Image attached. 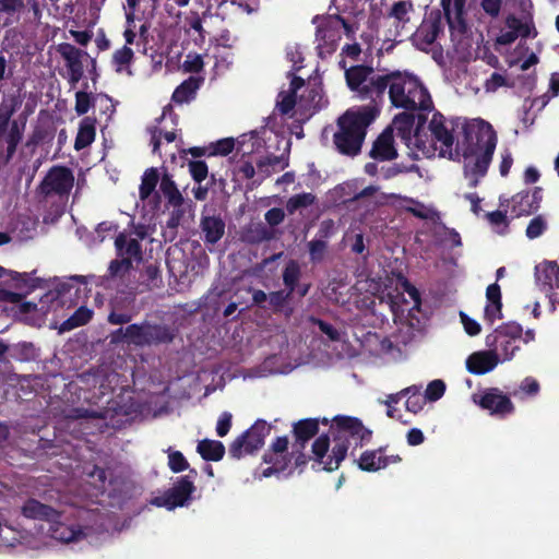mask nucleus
<instances>
[{
  "label": "nucleus",
  "mask_w": 559,
  "mask_h": 559,
  "mask_svg": "<svg viewBox=\"0 0 559 559\" xmlns=\"http://www.w3.org/2000/svg\"><path fill=\"white\" fill-rule=\"evenodd\" d=\"M378 114L374 106H365L347 110L338 119L340 130L334 134V143L340 152L355 155L359 152L366 128Z\"/></svg>",
  "instance_id": "20e7f679"
},
{
  "label": "nucleus",
  "mask_w": 559,
  "mask_h": 559,
  "mask_svg": "<svg viewBox=\"0 0 559 559\" xmlns=\"http://www.w3.org/2000/svg\"><path fill=\"white\" fill-rule=\"evenodd\" d=\"M467 0H441V7L444 15L453 28L452 40H457L455 49L459 55L464 56L469 47V40L462 31V19L465 13V5Z\"/></svg>",
  "instance_id": "9d476101"
},
{
  "label": "nucleus",
  "mask_w": 559,
  "mask_h": 559,
  "mask_svg": "<svg viewBox=\"0 0 559 559\" xmlns=\"http://www.w3.org/2000/svg\"><path fill=\"white\" fill-rule=\"evenodd\" d=\"M264 462L266 464H270L271 466H269L267 468H265L262 472V476L270 477L271 475H273L275 473L284 471L289 463V457H288V454H283V453L274 454L272 452H267L264 455Z\"/></svg>",
  "instance_id": "e433bc0d"
},
{
  "label": "nucleus",
  "mask_w": 559,
  "mask_h": 559,
  "mask_svg": "<svg viewBox=\"0 0 559 559\" xmlns=\"http://www.w3.org/2000/svg\"><path fill=\"white\" fill-rule=\"evenodd\" d=\"M489 223L493 226L496 233L504 234L508 228V219L504 213L500 211L487 214Z\"/></svg>",
  "instance_id": "49530a36"
},
{
  "label": "nucleus",
  "mask_w": 559,
  "mask_h": 559,
  "mask_svg": "<svg viewBox=\"0 0 559 559\" xmlns=\"http://www.w3.org/2000/svg\"><path fill=\"white\" fill-rule=\"evenodd\" d=\"M294 432L300 447L318 432V421L313 419L301 420L294 427Z\"/></svg>",
  "instance_id": "58836bf2"
},
{
  "label": "nucleus",
  "mask_w": 559,
  "mask_h": 559,
  "mask_svg": "<svg viewBox=\"0 0 559 559\" xmlns=\"http://www.w3.org/2000/svg\"><path fill=\"white\" fill-rule=\"evenodd\" d=\"M326 249V245L322 240H316L309 242V251L312 260H321L324 251Z\"/></svg>",
  "instance_id": "69168bd1"
},
{
  "label": "nucleus",
  "mask_w": 559,
  "mask_h": 559,
  "mask_svg": "<svg viewBox=\"0 0 559 559\" xmlns=\"http://www.w3.org/2000/svg\"><path fill=\"white\" fill-rule=\"evenodd\" d=\"M198 88L197 81L189 79L181 83L174 92L173 99L177 103H185L193 95Z\"/></svg>",
  "instance_id": "79ce46f5"
},
{
  "label": "nucleus",
  "mask_w": 559,
  "mask_h": 559,
  "mask_svg": "<svg viewBox=\"0 0 559 559\" xmlns=\"http://www.w3.org/2000/svg\"><path fill=\"white\" fill-rule=\"evenodd\" d=\"M537 283L545 290L559 288V266L556 262L544 261L535 267Z\"/></svg>",
  "instance_id": "b1692460"
},
{
  "label": "nucleus",
  "mask_w": 559,
  "mask_h": 559,
  "mask_svg": "<svg viewBox=\"0 0 559 559\" xmlns=\"http://www.w3.org/2000/svg\"><path fill=\"white\" fill-rule=\"evenodd\" d=\"M203 66V58L198 53H189L182 64L183 69L188 72H199Z\"/></svg>",
  "instance_id": "6e6d98bb"
},
{
  "label": "nucleus",
  "mask_w": 559,
  "mask_h": 559,
  "mask_svg": "<svg viewBox=\"0 0 559 559\" xmlns=\"http://www.w3.org/2000/svg\"><path fill=\"white\" fill-rule=\"evenodd\" d=\"M167 121L171 122L175 121V119L171 115V111L165 108L160 117L156 119V123L150 128L151 143L153 145L154 153L159 150L163 140H165L167 143H171L176 138V134L173 130L166 129Z\"/></svg>",
  "instance_id": "412c9836"
},
{
  "label": "nucleus",
  "mask_w": 559,
  "mask_h": 559,
  "mask_svg": "<svg viewBox=\"0 0 559 559\" xmlns=\"http://www.w3.org/2000/svg\"><path fill=\"white\" fill-rule=\"evenodd\" d=\"M316 43L319 56L332 55L342 37V32H348V25L340 16L317 17Z\"/></svg>",
  "instance_id": "0eeeda50"
},
{
  "label": "nucleus",
  "mask_w": 559,
  "mask_h": 559,
  "mask_svg": "<svg viewBox=\"0 0 559 559\" xmlns=\"http://www.w3.org/2000/svg\"><path fill=\"white\" fill-rule=\"evenodd\" d=\"M522 334L523 329L520 324L509 322L498 326L488 334L486 336V345L503 364L512 360L520 350Z\"/></svg>",
  "instance_id": "39448f33"
},
{
  "label": "nucleus",
  "mask_w": 559,
  "mask_h": 559,
  "mask_svg": "<svg viewBox=\"0 0 559 559\" xmlns=\"http://www.w3.org/2000/svg\"><path fill=\"white\" fill-rule=\"evenodd\" d=\"M304 87V80L297 76H294L287 88H283L277 97L276 107L282 114H288L293 110L295 106H297L301 110H309L307 104H304L302 97L300 96L299 102H297V92Z\"/></svg>",
  "instance_id": "a211bd4d"
},
{
  "label": "nucleus",
  "mask_w": 559,
  "mask_h": 559,
  "mask_svg": "<svg viewBox=\"0 0 559 559\" xmlns=\"http://www.w3.org/2000/svg\"><path fill=\"white\" fill-rule=\"evenodd\" d=\"M473 399L475 403L488 409L492 415L504 416L514 409L510 399L498 389H489L479 399L476 395Z\"/></svg>",
  "instance_id": "f3484780"
},
{
  "label": "nucleus",
  "mask_w": 559,
  "mask_h": 559,
  "mask_svg": "<svg viewBox=\"0 0 559 559\" xmlns=\"http://www.w3.org/2000/svg\"><path fill=\"white\" fill-rule=\"evenodd\" d=\"M461 321L467 334L474 336L480 333V325L475 320L467 317L465 313H461Z\"/></svg>",
  "instance_id": "0e129e2a"
},
{
  "label": "nucleus",
  "mask_w": 559,
  "mask_h": 559,
  "mask_svg": "<svg viewBox=\"0 0 559 559\" xmlns=\"http://www.w3.org/2000/svg\"><path fill=\"white\" fill-rule=\"evenodd\" d=\"M429 134L417 129L414 132V147L426 157L438 155L453 158L457 152L454 136V123L448 121L442 115L433 114L428 123Z\"/></svg>",
  "instance_id": "7ed1b4c3"
},
{
  "label": "nucleus",
  "mask_w": 559,
  "mask_h": 559,
  "mask_svg": "<svg viewBox=\"0 0 559 559\" xmlns=\"http://www.w3.org/2000/svg\"><path fill=\"white\" fill-rule=\"evenodd\" d=\"M173 210L170 212V217L167 222V226L170 228H176L180 224V219L185 214L182 206H171Z\"/></svg>",
  "instance_id": "774afa93"
},
{
  "label": "nucleus",
  "mask_w": 559,
  "mask_h": 559,
  "mask_svg": "<svg viewBox=\"0 0 559 559\" xmlns=\"http://www.w3.org/2000/svg\"><path fill=\"white\" fill-rule=\"evenodd\" d=\"M445 391V384L442 380L431 381L425 393V397L431 402L439 400Z\"/></svg>",
  "instance_id": "8fccbe9b"
},
{
  "label": "nucleus",
  "mask_w": 559,
  "mask_h": 559,
  "mask_svg": "<svg viewBox=\"0 0 559 559\" xmlns=\"http://www.w3.org/2000/svg\"><path fill=\"white\" fill-rule=\"evenodd\" d=\"M158 181V174L155 168L145 170L140 186V198L145 200L155 189Z\"/></svg>",
  "instance_id": "a19ab883"
},
{
  "label": "nucleus",
  "mask_w": 559,
  "mask_h": 559,
  "mask_svg": "<svg viewBox=\"0 0 559 559\" xmlns=\"http://www.w3.org/2000/svg\"><path fill=\"white\" fill-rule=\"evenodd\" d=\"M403 202L405 203V205H403L405 207V210L413 213L415 216H417L419 218L432 219V218H435V216L437 214L432 207L427 206V205H425L418 201H415L413 199L404 198Z\"/></svg>",
  "instance_id": "ea45409f"
},
{
  "label": "nucleus",
  "mask_w": 559,
  "mask_h": 559,
  "mask_svg": "<svg viewBox=\"0 0 559 559\" xmlns=\"http://www.w3.org/2000/svg\"><path fill=\"white\" fill-rule=\"evenodd\" d=\"M504 85H506V78L503 75H501L500 73L495 72L490 75V78H488L486 80L484 87H485L486 92L493 93L499 87L504 86Z\"/></svg>",
  "instance_id": "bf43d9fd"
},
{
  "label": "nucleus",
  "mask_w": 559,
  "mask_h": 559,
  "mask_svg": "<svg viewBox=\"0 0 559 559\" xmlns=\"http://www.w3.org/2000/svg\"><path fill=\"white\" fill-rule=\"evenodd\" d=\"M499 364H502L501 359H498L490 348L487 350L475 352L466 359V368L474 374H485L490 372Z\"/></svg>",
  "instance_id": "aec40b11"
},
{
  "label": "nucleus",
  "mask_w": 559,
  "mask_h": 559,
  "mask_svg": "<svg viewBox=\"0 0 559 559\" xmlns=\"http://www.w3.org/2000/svg\"><path fill=\"white\" fill-rule=\"evenodd\" d=\"M159 188L165 198L167 199V203L169 206H182L183 197L181 192L178 190L174 180L168 175H164Z\"/></svg>",
  "instance_id": "473e14b6"
},
{
  "label": "nucleus",
  "mask_w": 559,
  "mask_h": 559,
  "mask_svg": "<svg viewBox=\"0 0 559 559\" xmlns=\"http://www.w3.org/2000/svg\"><path fill=\"white\" fill-rule=\"evenodd\" d=\"M361 52L360 46L358 44H350L346 45L342 49V57L343 59L340 61L341 67L345 70L347 68V61L346 59L349 58L353 61H356Z\"/></svg>",
  "instance_id": "5fc2aeb1"
},
{
  "label": "nucleus",
  "mask_w": 559,
  "mask_h": 559,
  "mask_svg": "<svg viewBox=\"0 0 559 559\" xmlns=\"http://www.w3.org/2000/svg\"><path fill=\"white\" fill-rule=\"evenodd\" d=\"M189 171L195 181L201 182L207 177V165L202 160L190 162Z\"/></svg>",
  "instance_id": "864d4df0"
},
{
  "label": "nucleus",
  "mask_w": 559,
  "mask_h": 559,
  "mask_svg": "<svg viewBox=\"0 0 559 559\" xmlns=\"http://www.w3.org/2000/svg\"><path fill=\"white\" fill-rule=\"evenodd\" d=\"M502 0H481L483 10L490 16H497L500 12Z\"/></svg>",
  "instance_id": "338daca9"
},
{
  "label": "nucleus",
  "mask_w": 559,
  "mask_h": 559,
  "mask_svg": "<svg viewBox=\"0 0 559 559\" xmlns=\"http://www.w3.org/2000/svg\"><path fill=\"white\" fill-rule=\"evenodd\" d=\"M270 433V426L264 420H257L247 431L237 437L229 447V453L235 459L251 454L259 450L265 437Z\"/></svg>",
  "instance_id": "1a4fd4ad"
},
{
  "label": "nucleus",
  "mask_w": 559,
  "mask_h": 559,
  "mask_svg": "<svg viewBox=\"0 0 559 559\" xmlns=\"http://www.w3.org/2000/svg\"><path fill=\"white\" fill-rule=\"evenodd\" d=\"M334 423L338 428L344 431H348L353 436H357L360 439H364L369 435V431L365 429L361 421L354 417L347 416H336L334 418Z\"/></svg>",
  "instance_id": "f704fd0d"
},
{
  "label": "nucleus",
  "mask_w": 559,
  "mask_h": 559,
  "mask_svg": "<svg viewBox=\"0 0 559 559\" xmlns=\"http://www.w3.org/2000/svg\"><path fill=\"white\" fill-rule=\"evenodd\" d=\"M201 229L206 242L216 243L225 233V223L217 216H205L201 221Z\"/></svg>",
  "instance_id": "c756f323"
},
{
  "label": "nucleus",
  "mask_w": 559,
  "mask_h": 559,
  "mask_svg": "<svg viewBox=\"0 0 559 559\" xmlns=\"http://www.w3.org/2000/svg\"><path fill=\"white\" fill-rule=\"evenodd\" d=\"M59 0H32V9L34 15L39 17L43 10H50L52 7L57 5Z\"/></svg>",
  "instance_id": "e2e57ef3"
},
{
  "label": "nucleus",
  "mask_w": 559,
  "mask_h": 559,
  "mask_svg": "<svg viewBox=\"0 0 559 559\" xmlns=\"http://www.w3.org/2000/svg\"><path fill=\"white\" fill-rule=\"evenodd\" d=\"M392 105L409 110L430 111L433 107L427 88L414 75L393 72L386 74L385 90Z\"/></svg>",
  "instance_id": "f03ea898"
},
{
  "label": "nucleus",
  "mask_w": 559,
  "mask_h": 559,
  "mask_svg": "<svg viewBox=\"0 0 559 559\" xmlns=\"http://www.w3.org/2000/svg\"><path fill=\"white\" fill-rule=\"evenodd\" d=\"M22 513L28 519L46 520L50 522H55L59 518L57 511L35 499H31L24 503L22 507Z\"/></svg>",
  "instance_id": "bb28decb"
},
{
  "label": "nucleus",
  "mask_w": 559,
  "mask_h": 559,
  "mask_svg": "<svg viewBox=\"0 0 559 559\" xmlns=\"http://www.w3.org/2000/svg\"><path fill=\"white\" fill-rule=\"evenodd\" d=\"M212 152L210 155H222L229 154L235 147V140L233 138H226L212 144Z\"/></svg>",
  "instance_id": "3c124183"
},
{
  "label": "nucleus",
  "mask_w": 559,
  "mask_h": 559,
  "mask_svg": "<svg viewBox=\"0 0 559 559\" xmlns=\"http://www.w3.org/2000/svg\"><path fill=\"white\" fill-rule=\"evenodd\" d=\"M167 453L168 466L174 473H180L188 469L189 463L180 451H175L169 448Z\"/></svg>",
  "instance_id": "37998d69"
},
{
  "label": "nucleus",
  "mask_w": 559,
  "mask_h": 559,
  "mask_svg": "<svg viewBox=\"0 0 559 559\" xmlns=\"http://www.w3.org/2000/svg\"><path fill=\"white\" fill-rule=\"evenodd\" d=\"M284 217L285 213L280 207H273L269 210L264 215L266 223L271 226L280 225L284 221Z\"/></svg>",
  "instance_id": "680f3d73"
},
{
  "label": "nucleus",
  "mask_w": 559,
  "mask_h": 559,
  "mask_svg": "<svg viewBox=\"0 0 559 559\" xmlns=\"http://www.w3.org/2000/svg\"><path fill=\"white\" fill-rule=\"evenodd\" d=\"M299 278V266L296 262L292 261L289 262L283 274L284 283L287 287H289V292L294 290V286L297 283Z\"/></svg>",
  "instance_id": "a18cd8bd"
},
{
  "label": "nucleus",
  "mask_w": 559,
  "mask_h": 559,
  "mask_svg": "<svg viewBox=\"0 0 559 559\" xmlns=\"http://www.w3.org/2000/svg\"><path fill=\"white\" fill-rule=\"evenodd\" d=\"M194 490L193 481L188 476L181 477L171 489L164 495L158 496L152 500V503L159 508L174 510L177 507H182L190 499Z\"/></svg>",
  "instance_id": "ddd939ff"
},
{
  "label": "nucleus",
  "mask_w": 559,
  "mask_h": 559,
  "mask_svg": "<svg viewBox=\"0 0 559 559\" xmlns=\"http://www.w3.org/2000/svg\"><path fill=\"white\" fill-rule=\"evenodd\" d=\"M231 419L233 415L230 413L224 412L221 414L216 423V433L219 437H225L229 432L231 427Z\"/></svg>",
  "instance_id": "13d9d810"
},
{
  "label": "nucleus",
  "mask_w": 559,
  "mask_h": 559,
  "mask_svg": "<svg viewBox=\"0 0 559 559\" xmlns=\"http://www.w3.org/2000/svg\"><path fill=\"white\" fill-rule=\"evenodd\" d=\"M95 120L86 117L84 118L79 128V132L75 139V150H82L88 146L95 139Z\"/></svg>",
  "instance_id": "2f4dec72"
},
{
  "label": "nucleus",
  "mask_w": 559,
  "mask_h": 559,
  "mask_svg": "<svg viewBox=\"0 0 559 559\" xmlns=\"http://www.w3.org/2000/svg\"><path fill=\"white\" fill-rule=\"evenodd\" d=\"M418 391L419 390L416 386H411L402 391V393L405 394L413 392V395L409 396L408 400L406 401V408L412 413H417L418 411H420L424 404L423 399L418 395Z\"/></svg>",
  "instance_id": "de8ad7c7"
},
{
  "label": "nucleus",
  "mask_w": 559,
  "mask_h": 559,
  "mask_svg": "<svg viewBox=\"0 0 559 559\" xmlns=\"http://www.w3.org/2000/svg\"><path fill=\"white\" fill-rule=\"evenodd\" d=\"M401 461L399 455H384L382 450L366 451L359 459V467L367 472H377L385 468L390 464H396Z\"/></svg>",
  "instance_id": "4be33fe9"
},
{
  "label": "nucleus",
  "mask_w": 559,
  "mask_h": 559,
  "mask_svg": "<svg viewBox=\"0 0 559 559\" xmlns=\"http://www.w3.org/2000/svg\"><path fill=\"white\" fill-rule=\"evenodd\" d=\"M316 197L312 193L304 192L295 194L287 200L286 210L289 214L302 212V210L312 205Z\"/></svg>",
  "instance_id": "4c0bfd02"
},
{
  "label": "nucleus",
  "mask_w": 559,
  "mask_h": 559,
  "mask_svg": "<svg viewBox=\"0 0 559 559\" xmlns=\"http://www.w3.org/2000/svg\"><path fill=\"white\" fill-rule=\"evenodd\" d=\"M507 26L511 31H515L516 33H519V36H528L530 34V26L516 17H508Z\"/></svg>",
  "instance_id": "052dcab7"
},
{
  "label": "nucleus",
  "mask_w": 559,
  "mask_h": 559,
  "mask_svg": "<svg viewBox=\"0 0 559 559\" xmlns=\"http://www.w3.org/2000/svg\"><path fill=\"white\" fill-rule=\"evenodd\" d=\"M57 51L66 61V66L69 71V83L72 86H75L84 73L83 58L87 56L86 52L78 49L71 44L66 43L58 45Z\"/></svg>",
  "instance_id": "dca6fc26"
},
{
  "label": "nucleus",
  "mask_w": 559,
  "mask_h": 559,
  "mask_svg": "<svg viewBox=\"0 0 559 559\" xmlns=\"http://www.w3.org/2000/svg\"><path fill=\"white\" fill-rule=\"evenodd\" d=\"M51 536L63 543L78 542L83 537L87 536L86 533L82 531H76L72 526H67L62 523H56L51 527Z\"/></svg>",
  "instance_id": "72a5a7b5"
},
{
  "label": "nucleus",
  "mask_w": 559,
  "mask_h": 559,
  "mask_svg": "<svg viewBox=\"0 0 559 559\" xmlns=\"http://www.w3.org/2000/svg\"><path fill=\"white\" fill-rule=\"evenodd\" d=\"M345 78L350 91L361 99L380 96L385 91L386 74H376L369 67L349 66L345 69Z\"/></svg>",
  "instance_id": "423d86ee"
},
{
  "label": "nucleus",
  "mask_w": 559,
  "mask_h": 559,
  "mask_svg": "<svg viewBox=\"0 0 559 559\" xmlns=\"http://www.w3.org/2000/svg\"><path fill=\"white\" fill-rule=\"evenodd\" d=\"M91 95L86 92H78L75 94V111L78 115L86 114L91 108Z\"/></svg>",
  "instance_id": "4d7b16f0"
},
{
  "label": "nucleus",
  "mask_w": 559,
  "mask_h": 559,
  "mask_svg": "<svg viewBox=\"0 0 559 559\" xmlns=\"http://www.w3.org/2000/svg\"><path fill=\"white\" fill-rule=\"evenodd\" d=\"M441 33L440 19H429L423 22L414 34V40L417 47L421 50H427Z\"/></svg>",
  "instance_id": "5701e85b"
},
{
  "label": "nucleus",
  "mask_w": 559,
  "mask_h": 559,
  "mask_svg": "<svg viewBox=\"0 0 559 559\" xmlns=\"http://www.w3.org/2000/svg\"><path fill=\"white\" fill-rule=\"evenodd\" d=\"M133 57V51L128 46H123L114 53V63L117 66V71H120L123 66L128 64Z\"/></svg>",
  "instance_id": "603ef678"
},
{
  "label": "nucleus",
  "mask_w": 559,
  "mask_h": 559,
  "mask_svg": "<svg viewBox=\"0 0 559 559\" xmlns=\"http://www.w3.org/2000/svg\"><path fill=\"white\" fill-rule=\"evenodd\" d=\"M85 285L86 282L84 277L73 276L58 285L57 294L62 302L69 300L71 304L75 305L81 295L85 294Z\"/></svg>",
  "instance_id": "393cba45"
},
{
  "label": "nucleus",
  "mask_w": 559,
  "mask_h": 559,
  "mask_svg": "<svg viewBox=\"0 0 559 559\" xmlns=\"http://www.w3.org/2000/svg\"><path fill=\"white\" fill-rule=\"evenodd\" d=\"M415 13L414 4L409 0H400L394 2L386 13V19L394 26L395 32L400 34L403 31H411L408 24Z\"/></svg>",
  "instance_id": "6ab92c4d"
},
{
  "label": "nucleus",
  "mask_w": 559,
  "mask_h": 559,
  "mask_svg": "<svg viewBox=\"0 0 559 559\" xmlns=\"http://www.w3.org/2000/svg\"><path fill=\"white\" fill-rule=\"evenodd\" d=\"M16 108L17 102L14 98L4 100L0 108V148L5 150L9 157L13 155L21 140L16 122H13L9 130V120Z\"/></svg>",
  "instance_id": "9b49d317"
},
{
  "label": "nucleus",
  "mask_w": 559,
  "mask_h": 559,
  "mask_svg": "<svg viewBox=\"0 0 559 559\" xmlns=\"http://www.w3.org/2000/svg\"><path fill=\"white\" fill-rule=\"evenodd\" d=\"M487 305L485 307V319L490 323L501 318V292L497 284H491L486 290Z\"/></svg>",
  "instance_id": "cd10ccee"
},
{
  "label": "nucleus",
  "mask_w": 559,
  "mask_h": 559,
  "mask_svg": "<svg viewBox=\"0 0 559 559\" xmlns=\"http://www.w3.org/2000/svg\"><path fill=\"white\" fill-rule=\"evenodd\" d=\"M464 133V174L469 186L475 187L487 173L496 148L497 135L491 124L483 120L466 122Z\"/></svg>",
  "instance_id": "f257e3e1"
},
{
  "label": "nucleus",
  "mask_w": 559,
  "mask_h": 559,
  "mask_svg": "<svg viewBox=\"0 0 559 559\" xmlns=\"http://www.w3.org/2000/svg\"><path fill=\"white\" fill-rule=\"evenodd\" d=\"M414 126V116L407 112L395 116L392 124L388 128L391 134H396L405 142L407 146H414V134L412 133Z\"/></svg>",
  "instance_id": "a878e982"
},
{
  "label": "nucleus",
  "mask_w": 559,
  "mask_h": 559,
  "mask_svg": "<svg viewBox=\"0 0 559 559\" xmlns=\"http://www.w3.org/2000/svg\"><path fill=\"white\" fill-rule=\"evenodd\" d=\"M74 182L72 173L66 167H52L44 178L40 189L45 194H66Z\"/></svg>",
  "instance_id": "2eb2a0df"
},
{
  "label": "nucleus",
  "mask_w": 559,
  "mask_h": 559,
  "mask_svg": "<svg viewBox=\"0 0 559 559\" xmlns=\"http://www.w3.org/2000/svg\"><path fill=\"white\" fill-rule=\"evenodd\" d=\"M150 233V228L146 225L132 224L116 238L115 245L119 255L140 261L142 259L140 241L145 239Z\"/></svg>",
  "instance_id": "f8f14e48"
},
{
  "label": "nucleus",
  "mask_w": 559,
  "mask_h": 559,
  "mask_svg": "<svg viewBox=\"0 0 559 559\" xmlns=\"http://www.w3.org/2000/svg\"><path fill=\"white\" fill-rule=\"evenodd\" d=\"M197 452L206 461H219L225 454V447L221 441L204 439L198 443Z\"/></svg>",
  "instance_id": "7c9ffc66"
},
{
  "label": "nucleus",
  "mask_w": 559,
  "mask_h": 559,
  "mask_svg": "<svg viewBox=\"0 0 559 559\" xmlns=\"http://www.w3.org/2000/svg\"><path fill=\"white\" fill-rule=\"evenodd\" d=\"M329 449V438L325 436L319 437L312 444V452L316 461L322 465L324 471H334L338 467L340 463L344 460L347 447L343 443L336 444L332 450V455L325 460V454Z\"/></svg>",
  "instance_id": "4468645a"
},
{
  "label": "nucleus",
  "mask_w": 559,
  "mask_h": 559,
  "mask_svg": "<svg viewBox=\"0 0 559 559\" xmlns=\"http://www.w3.org/2000/svg\"><path fill=\"white\" fill-rule=\"evenodd\" d=\"M114 338L136 346H145L168 342L171 340V334L167 328L162 325L131 324L126 329H119Z\"/></svg>",
  "instance_id": "6e6552de"
},
{
  "label": "nucleus",
  "mask_w": 559,
  "mask_h": 559,
  "mask_svg": "<svg viewBox=\"0 0 559 559\" xmlns=\"http://www.w3.org/2000/svg\"><path fill=\"white\" fill-rule=\"evenodd\" d=\"M547 223L542 216L534 217L526 228V236L530 239H535L545 231Z\"/></svg>",
  "instance_id": "09e8293b"
},
{
  "label": "nucleus",
  "mask_w": 559,
  "mask_h": 559,
  "mask_svg": "<svg viewBox=\"0 0 559 559\" xmlns=\"http://www.w3.org/2000/svg\"><path fill=\"white\" fill-rule=\"evenodd\" d=\"M93 316V311L86 307H80L69 319L60 325V332H68L86 324Z\"/></svg>",
  "instance_id": "c9c22d12"
},
{
  "label": "nucleus",
  "mask_w": 559,
  "mask_h": 559,
  "mask_svg": "<svg viewBox=\"0 0 559 559\" xmlns=\"http://www.w3.org/2000/svg\"><path fill=\"white\" fill-rule=\"evenodd\" d=\"M371 156L380 159H391L396 156L393 145V134L390 129H385L373 143Z\"/></svg>",
  "instance_id": "c85d7f7f"
},
{
  "label": "nucleus",
  "mask_w": 559,
  "mask_h": 559,
  "mask_svg": "<svg viewBox=\"0 0 559 559\" xmlns=\"http://www.w3.org/2000/svg\"><path fill=\"white\" fill-rule=\"evenodd\" d=\"M132 260L129 257H121V260H115L109 265L111 276H123L132 267Z\"/></svg>",
  "instance_id": "c03bdc74"
}]
</instances>
